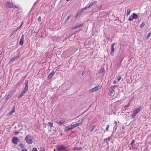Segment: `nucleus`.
Wrapping results in <instances>:
<instances>
[{
  "label": "nucleus",
  "mask_w": 151,
  "mask_h": 151,
  "mask_svg": "<svg viewBox=\"0 0 151 151\" xmlns=\"http://www.w3.org/2000/svg\"><path fill=\"white\" fill-rule=\"evenodd\" d=\"M65 121H64L61 120L59 122H57V123L59 124H63L65 122Z\"/></svg>",
  "instance_id": "23"
},
{
  "label": "nucleus",
  "mask_w": 151,
  "mask_h": 151,
  "mask_svg": "<svg viewBox=\"0 0 151 151\" xmlns=\"http://www.w3.org/2000/svg\"><path fill=\"white\" fill-rule=\"evenodd\" d=\"M38 20L39 22H40L41 20V18L40 17H39L38 18Z\"/></svg>",
  "instance_id": "35"
},
{
  "label": "nucleus",
  "mask_w": 151,
  "mask_h": 151,
  "mask_svg": "<svg viewBox=\"0 0 151 151\" xmlns=\"http://www.w3.org/2000/svg\"><path fill=\"white\" fill-rule=\"evenodd\" d=\"M19 133V132L18 131L16 132H14V134L15 135H18Z\"/></svg>",
  "instance_id": "43"
},
{
  "label": "nucleus",
  "mask_w": 151,
  "mask_h": 151,
  "mask_svg": "<svg viewBox=\"0 0 151 151\" xmlns=\"http://www.w3.org/2000/svg\"><path fill=\"white\" fill-rule=\"evenodd\" d=\"M109 141V139H107V138L104 139V142H105L107 144H108V142Z\"/></svg>",
  "instance_id": "27"
},
{
  "label": "nucleus",
  "mask_w": 151,
  "mask_h": 151,
  "mask_svg": "<svg viewBox=\"0 0 151 151\" xmlns=\"http://www.w3.org/2000/svg\"><path fill=\"white\" fill-rule=\"evenodd\" d=\"M68 146L67 147H64L63 146V149L64 151H68Z\"/></svg>",
  "instance_id": "26"
},
{
  "label": "nucleus",
  "mask_w": 151,
  "mask_h": 151,
  "mask_svg": "<svg viewBox=\"0 0 151 151\" xmlns=\"http://www.w3.org/2000/svg\"><path fill=\"white\" fill-rule=\"evenodd\" d=\"M24 93H23L22 92H21L20 95H19V96H18V99L20 98L22 96H23L24 95Z\"/></svg>",
  "instance_id": "24"
},
{
  "label": "nucleus",
  "mask_w": 151,
  "mask_h": 151,
  "mask_svg": "<svg viewBox=\"0 0 151 151\" xmlns=\"http://www.w3.org/2000/svg\"><path fill=\"white\" fill-rule=\"evenodd\" d=\"M117 86L114 85V86H112L111 87V88H112L113 89H114L115 88H117Z\"/></svg>",
  "instance_id": "34"
},
{
  "label": "nucleus",
  "mask_w": 151,
  "mask_h": 151,
  "mask_svg": "<svg viewBox=\"0 0 151 151\" xmlns=\"http://www.w3.org/2000/svg\"><path fill=\"white\" fill-rule=\"evenodd\" d=\"M78 149H77V150H81L82 149V148L81 147H77Z\"/></svg>",
  "instance_id": "46"
},
{
  "label": "nucleus",
  "mask_w": 151,
  "mask_h": 151,
  "mask_svg": "<svg viewBox=\"0 0 151 151\" xmlns=\"http://www.w3.org/2000/svg\"><path fill=\"white\" fill-rule=\"evenodd\" d=\"M87 8H88V6H86V7H85V8H83V10H85V9H86Z\"/></svg>",
  "instance_id": "47"
},
{
  "label": "nucleus",
  "mask_w": 151,
  "mask_h": 151,
  "mask_svg": "<svg viewBox=\"0 0 151 151\" xmlns=\"http://www.w3.org/2000/svg\"><path fill=\"white\" fill-rule=\"evenodd\" d=\"M15 112V110L14 109H13L11 111H10L9 113V115H11L13 113H14Z\"/></svg>",
  "instance_id": "20"
},
{
  "label": "nucleus",
  "mask_w": 151,
  "mask_h": 151,
  "mask_svg": "<svg viewBox=\"0 0 151 151\" xmlns=\"http://www.w3.org/2000/svg\"><path fill=\"white\" fill-rule=\"evenodd\" d=\"M129 104H128V105L124 106V108L125 109H126L127 108V107H129Z\"/></svg>",
  "instance_id": "33"
},
{
  "label": "nucleus",
  "mask_w": 151,
  "mask_h": 151,
  "mask_svg": "<svg viewBox=\"0 0 151 151\" xmlns=\"http://www.w3.org/2000/svg\"><path fill=\"white\" fill-rule=\"evenodd\" d=\"M27 91L26 90H25L24 89V90L22 92L23 93H24V94Z\"/></svg>",
  "instance_id": "41"
},
{
  "label": "nucleus",
  "mask_w": 151,
  "mask_h": 151,
  "mask_svg": "<svg viewBox=\"0 0 151 151\" xmlns=\"http://www.w3.org/2000/svg\"><path fill=\"white\" fill-rule=\"evenodd\" d=\"M84 10H83V9H81V12H84Z\"/></svg>",
  "instance_id": "48"
},
{
  "label": "nucleus",
  "mask_w": 151,
  "mask_h": 151,
  "mask_svg": "<svg viewBox=\"0 0 151 151\" xmlns=\"http://www.w3.org/2000/svg\"><path fill=\"white\" fill-rule=\"evenodd\" d=\"M134 141H135V140L134 139V140H132V142H131V143L130 144V145L132 146H133V144L134 143Z\"/></svg>",
  "instance_id": "38"
},
{
  "label": "nucleus",
  "mask_w": 151,
  "mask_h": 151,
  "mask_svg": "<svg viewBox=\"0 0 151 151\" xmlns=\"http://www.w3.org/2000/svg\"><path fill=\"white\" fill-rule=\"evenodd\" d=\"M111 93H112L114 91V89L111 88V90H110Z\"/></svg>",
  "instance_id": "31"
},
{
  "label": "nucleus",
  "mask_w": 151,
  "mask_h": 151,
  "mask_svg": "<svg viewBox=\"0 0 151 151\" xmlns=\"http://www.w3.org/2000/svg\"><path fill=\"white\" fill-rule=\"evenodd\" d=\"M22 23H23V22L22 23V24H21V25L19 27V28H20V27H21V26H22Z\"/></svg>",
  "instance_id": "55"
},
{
  "label": "nucleus",
  "mask_w": 151,
  "mask_h": 151,
  "mask_svg": "<svg viewBox=\"0 0 151 151\" xmlns=\"http://www.w3.org/2000/svg\"><path fill=\"white\" fill-rule=\"evenodd\" d=\"M19 146L23 149H24V148L25 147V145H23L21 143L19 145Z\"/></svg>",
  "instance_id": "28"
},
{
  "label": "nucleus",
  "mask_w": 151,
  "mask_h": 151,
  "mask_svg": "<svg viewBox=\"0 0 151 151\" xmlns=\"http://www.w3.org/2000/svg\"><path fill=\"white\" fill-rule=\"evenodd\" d=\"M13 93L14 91H10L8 93V95L6 96V99L7 100L11 98L12 96Z\"/></svg>",
  "instance_id": "5"
},
{
  "label": "nucleus",
  "mask_w": 151,
  "mask_h": 151,
  "mask_svg": "<svg viewBox=\"0 0 151 151\" xmlns=\"http://www.w3.org/2000/svg\"><path fill=\"white\" fill-rule=\"evenodd\" d=\"M116 44L115 43H113L112 45H111V55L112 53V52H114V45H115Z\"/></svg>",
  "instance_id": "14"
},
{
  "label": "nucleus",
  "mask_w": 151,
  "mask_h": 151,
  "mask_svg": "<svg viewBox=\"0 0 151 151\" xmlns=\"http://www.w3.org/2000/svg\"><path fill=\"white\" fill-rule=\"evenodd\" d=\"M101 88V86L99 85L96 86L94 88L91 89L90 90V92H93L96 91L100 89Z\"/></svg>",
  "instance_id": "3"
},
{
  "label": "nucleus",
  "mask_w": 151,
  "mask_h": 151,
  "mask_svg": "<svg viewBox=\"0 0 151 151\" xmlns=\"http://www.w3.org/2000/svg\"><path fill=\"white\" fill-rule=\"evenodd\" d=\"M133 18L132 17V18L131 17H130L129 19H128V20L130 21H132L133 20Z\"/></svg>",
  "instance_id": "36"
},
{
  "label": "nucleus",
  "mask_w": 151,
  "mask_h": 151,
  "mask_svg": "<svg viewBox=\"0 0 151 151\" xmlns=\"http://www.w3.org/2000/svg\"><path fill=\"white\" fill-rule=\"evenodd\" d=\"M14 6L16 8H18V6H17L16 5H14Z\"/></svg>",
  "instance_id": "51"
},
{
  "label": "nucleus",
  "mask_w": 151,
  "mask_h": 151,
  "mask_svg": "<svg viewBox=\"0 0 151 151\" xmlns=\"http://www.w3.org/2000/svg\"><path fill=\"white\" fill-rule=\"evenodd\" d=\"M116 83V81H114L113 82V84H115Z\"/></svg>",
  "instance_id": "50"
},
{
  "label": "nucleus",
  "mask_w": 151,
  "mask_h": 151,
  "mask_svg": "<svg viewBox=\"0 0 151 151\" xmlns=\"http://www.w3.org/2000/svg\"><path fill=\"white\" fill-rule=\"evenodd\" d=\"M81 124L82 122L80 123H77L72 125L73 127V128L78 126L81 125Z\"/></svg>",
  "instance_id": "12"
},
{
  "label": "nucleus",
  "mask_w": 151,
  "mask_h": 151,
  "mask_svg": "<svg viewBox=\"0 0 151 151\" xmlns=\"http://www.w3.org/2000/svg\"><path fill=\"white\" fill-rule=\"evenodd\" d=\"M24 35H22L21 37L19 42V44L20 45H23L24 41Z\"/></svg>",
  "instance_id": "10"
},
{
  "label": "nucleus",
  "mask_w": 151,
  "mask_h": 151,
  "mask_svg": "<svg viewBox=\"0 0 151 151\" xmlns=\"http://www.w3.org/2000/svg\"><path fill=\"white\" fill-rule=\"evenodd\" d=\"M114 122H115V124H116L115 126H116V125H117V122L116 121H114Z\"/></svg>",
  "instance_id": "49"
},
{
  "label": "nucleus",
  "mask_w": 151,
  "mask_h": 151,
  "mask_svg": "<svg viewBox=\"0 0 151 151\" xmlns=\"http://www.w3.org/2000/svg\"><path fill=\"white\" fill-rule=\"evenodd\" d=\"M109 125H108L107 126L106 128V131H108V129H109Z\"/></svg>",
  "instance_id": "37"
},
{
  "label": "nucleus",
  "mask_w": 151,
  "mask_h": 151,
  "mask_svg": "<svg viewBox=\"0 0 151 151\" xmlns=\"http://www.w3.org/2000/svg\"><path fill=\"white\" fill-rule=\"evenodd\" d=\"M142 108L141 106H140L137 109H135L134 110V111L135 113L136 114H137L139 112L141 111V108Z\"/></svg>",
  "instance_id": "11"
},
{
  "label": "nucleus",
  "mask_w": 151,
  "mask_h": 151,
  "mask_svg": "<svg viewBox=\"0 0 151 151\" xmlns=\"http://www.w3.org/2000/svg\"><path fill=\"white\" fill-rule=\"evenodd\" d=\"M104 68L103 67H101L99 71V73L100 74L103 73L104 72Z\"/></svg>",
  "instance_id": "19"
},
{
  "label": "nucleus",
  "mask_w": 151,
  "mask_h": 151,
  "mask_svg": "<svg viewBox=\"0 0 151 151\" xmlns=\"http://www.w3.org/2000/svg\"><path fill=\"white\" fill-rule=\"evenodd\" d=\"M32 151H38V150L36 147H34L32 148Z\"/></svg>",
  "instance_id": "32"
},
{
  "label": "nucleus",
  "mask_w": 151,
  "mask_h": 151,
  "mask_svg": "<svg viewBox=\"0 0 151 151\" xmlns=\"http://www.w3.org/2000/svg\"><path fill=\"white\" fill-rule=\"evenodd\" d=\"M5 151V150H3V151Z\"/></svg>",
  "instance_id": "59"
},
{
  "label": "nucleus",
  "mask_w": 151,
  "mask_h": 151,
  "mask_svg": "<svg viewBox=\"0 0 151 151\" xmlns=\"http://www.w3.org/2000/svg\"><path fill=\"white\" fill-rule=\"evenodd\" d=\"M55 150H56V149H55L54 150V151H55Z\"/></svg>",
  "instance_id": "57"
},
{
  "label": "nucleus",
  "mask_w": 151,
  "mask_h": 151,
  "mask_svg": "<svg viewBox=\"0 0 151 151\" xmlns=\"http://www.w3.org/2000/svg\"><path fill=\"white\" fill-rule=\"evenodd\" d=\"M95 128V127L94 126L91 129V132H92L93 131L94 129Z\"/></svg>",
  "instance_id": "40"
},
{
  "label": "nucleus",
  "mask_w": 151,
  "mask_h": 151,
  "mask_svg": "<svg viewBox=\"0 0 151 151\" xmlns=\"http://www.w3.org/2000/svg\"><path fill=\"white\" fill-rule=\"evenodd\" d=\"M12 141L14 144L17 145L18 142L20 141V140L17 137H13L12 138Z\"/></svg>",
  "instance_id": "2"
},
{
  "label": "nucleus",
  "mask_w": 151,
  "mask_h": 151,
  "mask_svg": "<svg viewBox=\"0 0 151 151\" xmlns=\"http://www.w3.org/2000/svg\"><path fill=\"white\" fill-rule=\"evenodd\" d=\"M13 34L12 33V34H11V35H13Z\"/></svg>",
  "instance_id": "58"
},
{
  "label": "nucleus",
  "mask_w": 151,
  "mask_h": 151,
  "mask_svg": "<svg viewBox=\"0 0 151 151\" xmlns=\"http://www.w3.org/2000/svg\"><path fill=\"white\" fill-rule=\"evenodd\" d=\"M107 139H109V140L110 141V137H109L108 138H107Z\"/></svg>",
  "instance_id": "54"
},
{
  "label": "nucleus",
  "mask_w": 151,
  "mask_h": 151,
  "mask_svg": "<svg viewBox=\"0 0 151 151\" xmlns=\"http://www.w3.org/2000/svg\"><path fill=\"white\" fill-rule=\"evenodd\" d=\"M71 17L72 16L71 15L68 16L65 20V23H66L71 18Z\"/></svg>",
  "instance_id": "21"
},
{
  "label": "nucleus",
  "mask_w": 151,
  "mask_h": 151,
  "mask_svg": "<svg viewBox=\"0 0 151 151\" xmlns=\"http://www.w3.org/2000/svg\"><path fill=\"white\" fill-rule=\"evenodd\" d=\"M49 125H48V126H50L51 127H53V123L51 122H49Z\"/></svg>",
  "instance_id": "29"
},
{
  "label": "nucleus",
  "mask_w": 151,
  "mask_h": 151,
  "mask_svg": "<svg viewBox=\"0 0 151 151\" xmlns=\"http://www.w3.org/2000/svg\"><path fill=\"white\" fill-rule=\"evenodd\" d=\"M33 136H31L30 134H28L25 137V139L27 143L28 144H32L33 142Z\"/></svg>",
  "instance_id": "1"
},
{
  "label": "nucleus",
  "mask_w": 151,
  "mask_h": 151,
  "mask_svg": "<svg viewBox=\"0 0 151 151\" xmlns=\"http://www.w3.org/2000/svg\"><path fill=\"white\" fill-rule=\"evenodd\" d=\"M121 76H119L117 77V80L118 81H120L121 79Z\"/></svg>",
  "instance_id": "39"
},
{
  "label": "nucleus",
  "mask_w": 151,
  "mask_h": 151,
  "mask_svg": "<svg viewBox=\"0 0 151 151\" xmlns=\"http://www.w3.org/2000/svg\"><path fill=\"white\" fill-rule=\"evenodd\" d=\"M97 3V1H94L92 2H91L88 6V8H89L91 6H92L93 5H94L95 4Z\"/></svg>",
  "instance_id": "15"
},
{
  "label": "nucleus",
  "mask_w": 151,
  "mask_h": 151,
  "mask_svg": "<svg viewBox=\"0 0 151 151\" xmlns=\"http://www.w3.org/2000/svg\"><path fill=\"white\" fill-rule=\"evenodd\" d=\"M84 74V72L83 71L82 72V76Z\"/></svg>",
  "instance_id": "52"
},
{
  "label": "nucleus",
  "mask_w": 151,
  "mask_h": 151,
  "mask_svg": "<svg viewBox=\"0 0 151 151\" xmlns=\"http://www.w3.org/2000/svg\"><path fill=\"white\" fill-rule=\"evenodd\" d=\"M21 151H27V150L26 149L24 148L22 149Z\"/></svg>",
  "instance_id": "44"
},
{
  "label": "nucleus",
  "mask_w": 151,
  "mask_h": 151,
  "mask_svg": "<svg viewBox=\"0 0 151 151\" xmlns=\"http://www.w3.org/2000/svg\"><path fill=\"white\" fill-rule=\"evenodd\" d=\"M145 24V21H143L141 25H140V27L141 28H142L144 26Z\"/></svg>",
  "instance_id": "18"
},
{
  "label": "nucleus",
  "mask_w": 151,
  "mask_h": 151,
  "mask_svg": "<svg viewBox=\"0 0 151 151\" xmlns=\"http://www.w3.org/2000/svg\"><path fill=\"white\" fill-rule=\"evenodd\" d=\"M56 150L58 151H64L63 146L62 145L58 146L57 147Z\"/></svg>",
  "instance_id": "8"
},
{
  "label": "nucleus",
  "mask_w": 151,
  "mask_h": 151,
  "mask_svg": "<svg viewBox=\"0 0 151 151\" xmlns=\"http://www.w3.org/2000/svg\"><path fill=\"white\" fill-rule=\"evenodd\" d=\"M73 129L72 125H69L65 127V131L67 132L69 131L72 130Z\"/></svg>",
  "instance_id": "4"
},
{
  "label": "nucleus",
  "mask_w": 151,
  "mask_h": 151,
  "mask_svg": "<svg viewBox=\"0 0 151 151\" xmlns=\"http://www.w3.org/2000/svg\"><path fill=\"white\" fill-rule=\"evenodd\" d=\"M151 36V32H149L147 36L146 39H148Z\"/></svg>",
  "instance_id": "25"
},
{
  "label": "nucleus",
  "mask_w": 151,
  "mask_h": 151,
  "mask_svg": "<svg viewBox=\"0 0 151 151\" xmlns=\"http://www.w3.org/2000/svg\"><path fill=\"white\" fill-rule=\"evenodd\" d=\"M18 57L19 56H17L13 57L11 60L10 62H14L15 60H17L18 58Z\"/></svg>",
  "instance_id": "17"
},
{
  "label": "nucleus",
  "mask_w": 151,
  "mask_h": 151,
  "mask_svg": "<svg viewBox=\"0 0 151 151\" xmlns=\"http://www.w3.org/2000/svg\"><path fill=\"white\" fill-rule=\"evenodd\" d=\"M83 25V24H81L75 26L73 27H71V29H73V30L76 29H77L78 28H79L81 27Z\"/></svg>",
  "instance_id": "7"
},
{
  "label": "nucleus",
  "mask_w": 151,
  "mask_h": 151,
  "mask_svg": "<svg viewBox=\"0 0 151 151\" xmlns=\"http://www.w3.org/2000/svg\"><path fill=\"white\" fill-rule=\"evenodd\" d=\"M40 151H45V148L41 149Z\"/></svg>",
  "instance_id": "45"
},
{
  "label": "nucleus",
  "mask_w": 151,
  "mask_h": 151,
  "mask_svg": "<svg viewBox=\"0 0 151 151\" xmlns=\"http://www.w3.org/2000/svg\"><path fill=\"white\" fill-rule=\"evenodd\" d=\"M55 72L54 71H52L51 73H50L47 76V78L48 79H50L54 75Z\"/></svg>",
  "instance_id": "6"
},
{
  "label": "nucleus",
  "mask_w": 151,
  "mask_h": 151,
  "mask_svg": "<svg viewBox=\"0 0 151 151\" xmlns=\"http://www.w3.org/2000/svg\"><path fill=\"white\" fill-rule=\"evenodd\" d=\"M28 80L26 81V83L25 84V87L24 89L25 90H26L27 91H28Z\"/></svg>",
  "instance_id": "13"
},
{
  "label": "nucleus",
  "mask_w": 151,
  "mask_h": 151,
  "mask_svg": "<svg viewBox=\"0 0 151 151\" xmlns=\"http://www.w3.org/2000/svg\"><path fill=\"white\" fill-rule=\"evenodd\" d=\"M78 15H77L75 17V18H76L78 16Z\"/></svg>",
  "instance_id": "56"
},
{
  "label": "nucleus",
  "mask_w": 151,
  "mask_h": 151,
  "mask_svg": "<svg viewBox=\"0 0 151 151\" xmlns=\"http://www.w3.org/2000/svg\"><path fill=\"white\" fill-rule=\"evenodd\" d=\"M6 6L10 8H12L14 7L13 5L12 2L9 1L7 2Z\"/></svg>",
  "instance_id": "9"
},
{
  "label": "nucleus",
  "mask_w": 151,
  "mask_h": 151,
  "mask_svg": "<svg viewBox=\"0 0 151 151\" xmlns=\"http://www.w3.org/2000/svg\"><path fill=\"white\" fill-rule=\"evenodd\" d=\"M38 2V1H37L35 4L34 5H35L37 2Z\"/></svg>",
  "instance_id": "53"
},
{
  "label": "nucleus",
  "mask_w": 151,
  "mask_h": 151,
  "mask_svg": "<svg viewBox=\"0 0 151 151\" xmlns=\"http://www.w3.org/2000/svg\"><path fill=\"white\" fill-rule=\"evenodd\" d=\"M27 91L26 90H25L24 89V90L22 92L23 93H24V94Z\"/></svg>",
  "instance_id": "42"
},
{
  "label": "nucleus",
  "mask_w": 151,
  "mask_h": 151,
  "mask_svg": "<svg viewBox=\"0 0 151 151\" xmlns=\"http://www.w3.org/2000/svg\"><path fill=\"white\" fill-rule=\"evenodd\" d=\"M131 11L130 10L128 9L127 11V15L128 16L129 14L130 13Z\"/></svg>",
  "instance_id": "30"
},
{
  "label": "nucleus",
  "mask_w": 151,
  "mask_h": 151,
  "mask_svg": "<svg viewBox=\"0 0 151 151\" xmlns=\"http://www.w3.org/2000/svg\"><path fill=\"white\" fill-rule=\"evenodd\" d=\"M133 19H137L138 18V15L135 13H133L132 16Z\"/></svg>",
  "instance_id": "16"
},
{
  "label": "nucleus",
  "mask_w": 151,
  "mask_h": 151,
  "mask_svg": "<svg viewBox=\"0 0 151 151\" xmlns=\"http://www.w3.org/2000/svg\"><path fill=\"white\" fill-rule=\"evenodd\" d=\"M136 114H137L133 111V113L131 116L132 117V118H134L136 115Z\"/></svg>",
  "instance_id": "22"
}]
</instances>
